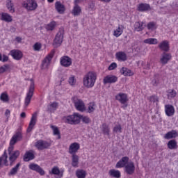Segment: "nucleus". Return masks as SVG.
Masks as SVG:
<instances>
[{
  "label": "nucleus",
  "mask_w": 178,
  "mask_h": 178,
  "mask_svg": "<svg viewBox=\"0 0 178 178\" xmlns=\"http://www.w3.org/2000/svg\"><path fill=\"white\" fill-rule=\"evenodd\" d=\"M72 99L77 111H80L81 112L84 111V108L86 106L84 105V102H83L81 99L77 98V97H72Z\"/></svg>",
  "instance_id": "obj_8"
},
{
  "label": "nucleus",
  "mask_w": 178,
  "mask_h": 178,
  "mask_svg": "<svg viewBox=\"0 0 178 178\" xmlns=\"http://www.w3.org/2000/svg\"><path fill=\"white\" fill-rule=\"evenodd\" d=\"M1 20H3V22H7V23H10L13 19H12V16L10 15L3 13L1 14Z\"/></svg>",
  "instance_id": "obj_36"
},
{
  "label": "nucleus",
  "mask_w": 178,
  "mask_h": 178,
  "mask_svg": "<svg viewBox=\"0 0 178 178\" xmlns=\"http://www.w3.org/2000/svg\"><path fill=\"white\" fill-rule=\"evenodd\" d=\"M110 177L120 178V171L115 169H111L108 171Z\"/></svg>",
  "instance_id": "obj_32"
},
{
  "label": "nucleus",
  "mask_w": 178,
  "mask_h": 178,
  "mask_svg": "<svg viewBox=\"0 0 178 178\" xmlns=\"http://www.w3.org/2000/svg\"><path fill=\"white\" fill-rule=\"evenodd\" d=\"M114 133H122V126L120 124L115 126L113 128Z\"/></svg>",
  "instance_id": "obj_53"
},
{
  "label": "nucleus",
  "mask_w": 178,
  "mask_h": 178,
  "mask_svg": "<svg viewBox=\"0 0 178 178\" xmlns=\"http://www.w3.org/2000/svg\"><path fill=\"white\" fill-rule=\"evenodd\" d=\"M81 118V115L79 113H74L73 115L64 117L63 120L65 123H67L68 124H79Z\"/></svg>",
  "instance_id": "obj_2"
},
{
  "label": "nucleus",
  "mask_w": 178,
  "mask_h": 178,
  "mask_svg": "<svg viewBox=\"0 0 178 178\" xmlns=\"http://www.w3.org/2000/svg\"><path fill=\"white\" fill-rule=\"evenodd\" d=\"M55 8L56 10H57L58 13H60V15H63V13H65V10H66L65 5L62 4L60 1H56L55 3Z\"/></svg>",
  "instance_id": "obj_20"
},
{
  "label": "nucleus",
  "mask_w": 178,
  "mask_h": 178,
  "mask_svg": "<svg viewBox=\"0 0 178 178\" xmlns=\"http://www.w3.org/2000/svg\"><path fill=\"white\" fill-rule=\"evenodd\" d=\"M118 81V76L115 75H107L103 79L104 84H112Z\"/></svg>",
  "instance_id": "obj_15"
},
{
  "label": "nucleus",
  "mask_w": 178,
  "mask_h": 178,
  "mask_svg": "<svg viewBox=\"0 0 178 178\" xmlns=\"http://www.w3.org/2000/svg\"><path fill=\"white\" fill-rule=\"evenodd\" d=\"M29 169H31V170H34L35 172L40 173L41 176H44V175H45V171H44V170L42 169V168L38 165V164L31 163L29 165Z\"/></svg>",
  "instance_id": "obj_14"
},
{
  "label": "nucleus",
  "mask_w": 178,
  "mask_h": 178,
  "mask_svg": "<svg viewBox=\"0 0 178 178\" xmlns=\"http://www.w3.org/2000/svg\"><path fill=\"white\" fill-rule=\"evenodd\" d=\"M118 67V64L116 63H113L108 66V70H113Z\"/></svg>",
  "instance_id": "obj_57"
},
{
  "label": "nucleus",
  "mask_w": 178,
  "mask_h": 178,
  "mask_svg": "<svg viewBox=\"0 0 178 178\" xmlns=\"http://www.w3.org/2000/svg\"><path fill=\"white\" fill-rule=\"evenodd\" d=\"M172 59V54L166 52L162 54V57L160 59V62L162 65H166L169 60Z\"/></svg>",
  "instance_id": "obj_18"
},
{
  "label": "nucleus",
  "mask_w": 178,
  "mask_h": 178,
  "mask_svg": "<svg viewBox=\"0 0 178 178\" xmlns=\"http://www.w3.org/2000/svg\"><path fill=\"white\" fill-rule=\"evenodd\" d=\"M159 48L164 52H169L170 47H169V42L168 40H164L159 44Z\"/></svg>",
  "instance_id": "obj_23"
},
{
  "label": "nucleus",
  "mask_w": 178,
  "mask_h": 178,
  "mask_svg": "<svg viewBox=\"0 0 178 178\" xmlns=\"http://www.w3.org/2000/svg\"><path fill=\"white\" fill-rule=\"evenodd\" d=\"M33 49L34 51H40V49H41V44L36 42L34 45H33Z\"/></svg>",
  "instance_id": "obj_56"
},
{
  "label": "nucleus",
  "mask_w": 178,
  "mask_h": 178,
  "mask_svg": "<svg viewBox=\"0 0 178 178\" xmlns=\"http://www.w3.org/2000/svg\"><path fill=\"white\" fill-rule=\"evenodd\" d=\"M79 149H80V144L77 143H73L69 147V154L73 155V154H76V152H77Z\"/></svg>",
  "instance_id": "obj_17"
},
{
  "label": "nucleus",
  "mask_w": 178,
  "mask_h": 178,
  "mask_svg": "<svg viewBox=\"0 0 178 178\" xmlns=\"http://www.w3.org/2000/svg\"><path fill=\"white\" fill-rule=\"evenodd\" d=\"M8 155L9 156V159H13L14 161H16V159H17V158H19V156L20 155V152L19 150H16L15 152H13V153H12L13 152H9V148L8 149Z\"/></svg>",
  "instance_id": "obj_31"
},
{
  "label": "nucleus",
  "mask_w": 178,
  "mask_h": 178,
  "mask_svg": "<svg viewBox=\"0 0 178 178\" xmlns=\"http://www.w3.org/2000/svg\"><path fill=\"white\" fill-rule=\"evenodd\" d=\"M10 54L11 56H13V59H15V60H20V59L23 58V53L17 49L11 50Z\"/></svg>",
  "instance_id": "obj_16"
},
{
  "label": "nucleus",
  "mask_w": 178,
  "mask_h": 178,
  "mask_svg": "<svg viewBox=\"0 0 178 178\" xmlns=\"http://www.w3.org/2000/svg\"><path fill=\"white\" fill-rule=\"evenodd\" d=\"M115 99L117 101H119L121 104H126L129 101V99H127V95L124 93H120L115 96Z\"/></svg>",
  "instance_id": "obj_21"
},
{
  "label": "nucleus",
  "mask_w": 178,
  "mask_h": 178,
  "mask_svg": "<svg viewBox=\"0 0 178 178\" xmlns=\"http://www.w3.org/2000/svg\"><path fill=\"white\" fill-rule=\"evenodd\" d=\"M147 27L148 30H154L155 29V22H149L147 24Z\"/></svg>",
  "instance_id": "obj_54"
},
{
  "label": "nucleus",
  "mask_w": 178,
  "mask_h": 178,
  "mask_svg": "<svg viewBox=\"0 0 178 178\" xmlns=\"http://www.w3.org/2000/svg\"><path fill=\"white\" fill-rule=\"evenodd\" d=\"M134 30L135 31H143V30H144V29H145L146 25L145 23H144L143 22H136L134 24Z\"/></svg>",
  "instance_id": "obj_25"
},
{
  "label": "nucleus",
  "mask_w": 178,
  "mask_h": 178,
  "mask_svg": "<svg viewBox=\"0 0 178 178\" xmlns=\"http://www.w3.org/2000/svg\"><path fill=\"white\" fill-rule=\"evenodd\" d=\"M146 69L147 70H149V69H151V64L149 63H147V64L146 65Z\"/></svg>",
  "instance_id": "obj_61"
},
{
  "label": "nucleus",
  "mask_w": 178,
  "mask_h": 178,
  "mask_svg": "<svg viewBox=\"0 0 178 178\" xmlns=\"http://www.w3.org/2000/svg\"><path fill=\"white\" fill-rule=\"evenodd\" d=\"M167 92L168 98H175V97L177 95L176 91H175V90H168Z\"/></svg>",
  "instance_id": "obj_48"
},
{
  "label": "nucleus",
  "mask_w": 178,
  "mask_h": 178,
  "mask_svg": "<svg viewBox=\"0 0 178 178\" xmlns=\"http://www.w3.org/2000/svg\"><path fill=\"white\" fill-rule=\"evenodd\" d=\"M72 15H73L74 17L80 16V15H81V7H80L79 5L74 6L72 10Z\"/></svg>",
  "instance_id": "obj_30"
},
{
  "label": "nucleus",
  "mask_w": 178,
  "mask_h": 178,
  "mask_svg": "<svg viewBox=\"0 0 178 178\" xmlns=\"http://www.w3.org/2000/svg\"><path fill=\"white\" fill-rule=\"evenodd\" d=\"M124 170L127 175H134V172H136V165H134V163L133 161H131L127 163L125 165Z\"/></svg>",
  "instance_id": "obj_12"
},
{
  "label": "nucleus",
  "mask_w": 178,
  "mask_h": 178,
  "mask_svg": "<svg viewBox=\"0 0 178 178\" xmlns=\"http://www.w3.org/2000/svg\"><path fill=\"white\" fill-rule=\"evenodd\" d=\"M35 158V156H34V151L29 150L28 152H26L25 154L24 155V162H29V161H33Z\"/></svg>",
  "instance_id": "obj_19"
},
{
  "label": "nucleus",
  "mask_w": 178,
  "mask_h": 178,
  "mask_svg": "<svg viewBox=\"0 0 178 178\" xmlns=\"http://www.w3.org/2000/svg\"><path fill=\"white\" fill-rule=\"evenodd\" d=\"M102 132L104 134H106V136H109V127L106 123H104L102 124Z\"/></svg>",
  "instance_id": "obj_46"
},
{
  "label": "nucleus",
  "mask_w": 178,
  "mask_h": 178,
  "mask_svg": "<svg viewBox=\"0 0 178 178\" xmlns=\"http://www.w3.org/2000/svg\"><path fill=\"white\" fill-rule=\"evenodd\" d=\"M3 161L5 166L9 165V164L8 163V153L6 152V150L4 151L3 155L0 157V168L2 165Z\"/></svg>",
  "instance_id": "obj_29"
},
{
  "label": "nucleus",
  "mask_w": 178,
  "mask_h": 178,
  "mask_svg": "<svg viewBox=\"0 0 178 178\" xmlns=\"http://www.w3.org/2000/svg\"><path fill=\"white\" fill-rule=\"evenodd\" d=\"M63 170H60L58 166H54L52 168L51 170L49 171V175H55L57 176L56 178H62L63 177Z\"/></svg>",
  "instance_id": "obj_13"
},
{
  "label": "nucleus",
  "mask_w": 178,
  "mask_h": 178,
  "mask_svg": "<svg viewBox=\"0 0 178 178\" xmlns=\"http://www.w3.org/2000/svg\"><path fill=\"white\" fill-rule=\"evenodd\" d=\"M34 80L31 79V84L29 88V91L26 94V97L25 98V106H29L30 102H31V98H33V95H34Z\"/></svg>",
  "instance_id": "obj_5"
},
{
  "label": "nucleus",
  "mask_w": 178,
  "mask_h": 178,
  "mask_svg": "<svg viewBox=\"0 0 178 178\" xmlns=\"http://www.w3.org/2000/svg\"><path fill=\"white\" fill-rule=\"evenodd\" d=\"M51 128L54 131V136H58V140H60V132L59 131V129L56 126L51 125Z\"/></svg>",
  "instance_id": "obj_45"
},
{
  "label": "nucleus",
  "mask_w": 178,
  "mask_h": 178,
  "mask_svg": "<svg viewBox=\"0 0 178 178\" xmlns=\"http://www.w3.org/2000/svg\"><path fill=\"white\" fill-rule=\"evenodd\" d=\"M177 136H178L177 131L172 130L165 134L164 138L165 140H170L172 138H176V137H177Z\"/></svg>",
  "instance_id": "obj_24"
},
{
  "label": "nucleus",
  "mask_w": 178,
  "mask_h": 178,
  "mask_svg": "<svg viewBox=\"0 0 178 178\" xmlns=\"http://www.w3.org/2000/svg\"><path fill=\"white\" fill-rule=\"evenodd\" d=\"M81 119H82V122L83 123H85V124H88L91 123V120L88 117H83V115H81Z\"/></svg>",
  "instance_id": "obj_51"
},
{
  "label": "nucleus",
  "mask_w": 178,
  "mask_h": 178,
  "mask_svg": "<svg viewBox=\"0 0 178 178\" xmlns=\"http://www.w3.org/2000/svg\"><path fill=\"white\" fill-rule=\"evenodd\" d=\"M97 81V74L94 72H89L83 80V86L87 88H92Z\"/></svg>",
  "instance_id": "obj_1"
},
{
  "label": "nucleus",
  "mask_w": 178,
  "mask_h": 178,
  "mask_svg": "<svg viewBox=\"0 0 178 178\" xmlns=\"http://www.w3.org/2000/svg\"><path fill=\"white\" fill-rule=\"evenodd\" d=\"M150 6L147 3H140L138 6V10L139 12H147L149 9Z\"/></svg>",
  "instance_id": "obj_38"
},
{
  "label": "nucleus",
  "mask_w": 178,
  "mask_h": 178,
  "mask_svg": "<svg viewBox=\"0 0 178 178\" xmlns=\"http://www.w3.org/2000/svg\"><path fill=\"white\" fill-rule=\"evenodd\" d=\"M10 66L8 64H6L0 67V74L5 73L7 69H9Z\"/></svg>",
  "instance_id": "obj_50"
},
{
  "label": "nucleus",
  "mask_w": 178,
  "mask_h": 178,
  "mask_svg": "<svg viewBox=\"0 0 178 178\" xmlns=\"http://www.w3.org/2000/svg\"><path fill=\"white\" fill-rule=\"evenodd\" d=\"M55 26H56V23L55 22H51L47 25L46 29L48 31H52V30L55 29Z\"/></svg>",
  "instance_id": "obj_47"
},
{
  "label": "nucleus",
  "mask_w": 178,
  "mask_h": 178,
  "mask_svg": "<svg viewBox=\"0 0 178 178\" xmlns=\"http://www.w3.org/2000/svg\"><path fill=\"white\" fill-rule=\"evenodd\" d=\"M72 166L73 168L79 167V156L76 154H73L72 156Z\"/></svg>",
  "instance_id": "obj_33"
},
{
  "label": "nucleus",
  "mask_w": 178,
  "mask_h": 178,
  "mask_svg": "<svg viewBox=\"0 0 178 178\" xmlns=\"http://www.w3.org/2000/svg\"><path fill=\"white\" fill-rule=\"evenodd\" d=\"M8 60H9V57L6 55H3V58H1V62H8Z\"/></svg>",
  "instance_id": "obj_59"
},
{
  "label": "nucleus",
  "mask_w": 178,
  "mask_h": 178,
  "mask_svg": "<svg viewBox=\"0 0 178 178\" xmlns=\"http://www.w3.org/2000/svg\"><path fill=\"white\" fill-rule=\"evenodd\" d=\"M15 40H16V41H17V42H22V38H20V37H16Z\"/></svg>",
  "instance_id": "obj_63"
},
{
  "label": "nucleus",
  "mask_w": 178,
  "mask_h": 178,
  "mask_svg": "<svg viewBox=\"0 0 178 178\" xmlns=\"http://www.w3.org/2000/svg\"><path fill=\"white\" fill-rule=\"evenodd\" d=\"M54 55H55V50H52L42 61L41 69L42 70L48 69L49 65H51V61L52 60V58H54Z\"/></svg>",
  "instance_id": "obj_6"
},
{
  "label": "nucleus",
  "mask_w": 178,
  "mask_h": 178,
  "mask_svg": "<svg viewBox=\"0 0 178 178\" xmlns=\"http://www.w3.org/2000/svg\"><path fill=\"white\" fill-rule=\"evenodd\" d=\"M143 42L145 44H158V40L155 38H148L145 39Z\"/></svg>",
  "instance_id": "obj_42"
},
{
  "label": "nucleus",
  "mask_w": 178,
  "mask_h": 178,
  "mask_svg": "<svg viewBox=\"0 0 178 178\" xmlns=\"http://www.w3.org/2000/svg\"><path fill=\"white\" fill-rule=\"evenodd\" d=\"M165 113L167 116H173L175 115V107L170 104H167L165 106Z\"/></svg>",
  "instance_id": "obj_26"
},
{
  "label": "nucleus",
  "mask_w": 178,
  "mask_h": 178,
  "mask_svg": "<svg viewBox=\"0 0 178 178\" xmlns=\"http://www.w3.org/2000/svg\"><path fill=\"white\" fill-rule=\"evenodd\" d=\"M128 162H129V157L124 156L116 163L115 168H124V166L127 165Z\"/></svg>",
  "instance_id": "obj_22"
},
{
  "label": "nucleus",
  "mask_w": 178,
  "mask_h": 178,
  "mask_svg": "<svg viewBox=\"0 0 178 178\" xmlns=\"http://www.w3.org/2000/svg\"><path fill=\"white\" fill-rule=\"evenodd\" d=\"M161 83V76H159V74H154L153 76V79L152 81V86L154 87H158V85H159Z\"/></svg>",
  "instance_id": "obj_28"
},
{
  "label": "nucleus",
  "mask_w": 178,
  "mask_h": 178,
  "mask_svg": "<svg viewBox=\"0 0 178 178\" xmlns=\"http://www.w3.org/2000/svg\"><path fill=\"white\" fill-rule=\"evenodd\" d=\"M167 145L169 149H176V148H177V142L176 140H170L167 143Z\"/></svg>",
  "instance_id": "obj_37"
},
{
  "label": "nucleus",
  "mask_w": 178,
  "mask_h": 178,
  "mask_svg": "<svg viewBox=\"0 0 178 178\" xmlns=\"http://www.w3.org/2000/svg\"><path fill=\"white\" fill-rule=\"evenodd\" d=\"M116 58L118 59V60L124 62L127 60V55H126V53L123 51H119L116 53Z\"/></svg>",
  "instance_id": "obj_27"
},
{
  "label": "nucleus",
  "mask_w": 178,
  "mask_h": 178,
  "mask_svg": "<svg viewBox=\"0 0 178 178\" xmlns=\"http://www.w3.org/2000/svg\"><path fill=\"white\" fill-rule=\"evenodd\" d=\"M76 176L78 178H86L87 172L84 170H77L76 171Z\"/></svg>",
  "instance_id": "obj_41"
},
{
  "label": "nucleus",
  "mask_w": 178,
  "mask_h": 178,
  "mask_svg": "<svg viewBox=\"0 0 178 178\" xmlns=\"http://www.w3.org/2000/svg\"><path fill=\"white\" fill-rule=\"evenodd\" d=\"M68 83L69 84H70V86H74L76 84V80L74 79V76L70 77Z\"/></svg>",
  "instance_id": "obj_55"
},
{
  "label": "nucleus",
  "mask_w": 178,
  "mask_h": 178,
  "mask_svg": "<svg viewBox=\"0 0 178 178\" xmlns=\"http://www.w3.org/2000/svg\"><path fill=\"white\" fill-rule=\"evenodd\" d=\"M123 106H122V108H123V109H126V107L127 106V104H122Z\"/></svg>",
  "instance_id": "obj_64"
},
{
  "label": "nucleus",
  "mask_w": 178,
  "mask_h": 178,
  "mask_svg": "<svg viewBox=\"0 0 178 178\" xmlns=\"http://www.w3.org/2000/svg\"><path fill=\"white\" fill-rule=\"evenodd\" d=\"M95 111V104L94 103H90L89 106H88V113H91Z\"/></svg>",
  "instance_id": "obj_52"
},
{
  "label": "nucleus",
  "mask_w": 178,
  "mask_h": 178,
  "mask_svg": "<svg viewBox=\"0 0 178 178\" xmlns=\"http://www.w3.org/2000/svg\"><path fill=\"white\" fill-rule=\"evenodd\" d=\"M56 108H58V103L57 102H53L49 106H47V111L51 112L52 109L54 111H56Z\"/></svg>",
  "instance_id": "obj_43"
},
{
  "label": "nucleus",
  "mask_w": 178,
  "mask_h": 178,
  "mask_svg": "<svg viewBox=\"0 0 178 178\" xmlns=\"http://www.w3.org/2000/svg\"><path fill=\"white\" fill-rule=\"evenodd\" d=\"M149 102H154V104H156V105H158V103L159 102V97H158V96H151L149 97Z\"/></svg>",
  "instance_id": "obj_49"
},
{
  "label": "nucleus",
  "mask_w": 178,
  "mask_h": 178,
  "mask_svg": "<svg viewBox=\"0 0 178 178\" xmlns=\"http://www.w3.org/2000/svg\"><path fill=\"white\" fill-rule=\"evenodd\" d=\"M22 140H23V134L20 131H17L10 140V146L8 147L9 152H13V149H15V144L19 141H22Z\"/></svg>",
  "instance_id": "obj_3"
},
{
  "label": "nucleus",
  "mask_w": 178,
  "mask_h": 178,
  "mask_svg": "<svg viewBox=\"0 0 178 178\" xmlns=\"http://www.w3.org/2000/svg\"><path fill=\"white\" fill-rule=\"evenodd\" d=\"M124 29V27L123 26V25L119 26L118 28L115 31H114L113 35L115 37H120V35L123 34Z\"/></svg>",
  "instance_id": "obj_40"
},
{
  "label": "nucleus",
  "mask_w": 178,
  "mask_h": 178,
  "mask_svg": "<svg viewBox=\"0 0 178 178\" xmlns=\"http://www.w3.org/2000/svg\"><path fill=\"white\" fill-rule=\"evenodd\" d=\"M20 163H17V165L13 168L8 173V176H15V175H17V172H19V168H20Z\"/></svg>",
  "instance_id": "obj_34"
},
{
  "label": "nucleus",
  "mask_w": 178,
  "mask_h": 178,
  "mask_svg": "<svg viewBox=\"0 0 178 178\" xmlns=\"http://www.w3.org/2000/svg\"><path fill=\"white\" fill-rule=\"evenodd\" d=\"M37 115H38L37 112L34 113L32 115L31 121L29 122V125L28 129L26 130L27 133L31 132L33 129H34V127L35 126V124L37 123Z\"/></svg>",
  "instance_id": "obj_10"
},
{
  "label": "nucleus",
  "mask_w": 178,
  "mask_h": 178,
  "mask_svg": "<svg viewBox=\"0 0 178 178\" xmlns=\"http://www.w3.org/2000/svg\"><path fill=\"white\" fill-rule=\"evenodd\" d=\"M35 147L39 151H42L43 149H48V148L51 147V143L42 140H39L35 143Z\"/></svg>",
  "instance_id": "obj_7"
},
{
  "label": "nucleus",
  "mask_w": 178,
  "mask_h": 178,
  "mask_svg": "<svg viewBox=\"0 0 178 178\" xmlns=\"http://www.w3.org/2000/svg\"><path fill=\"white\" fill-rule=\"evenodd\" d=\"M5 116H6V118H7V122H8V119H9V116H10V110H9V109H6V110Z\"/></svg>",
  "instance_id": "obj_58"
},
{
  "label": "nucleus",
  "mask_w": 178,
  "mask_h": 178,
  "mask_svg": "<svg viewBox=\"0 0 178 178\" xmlns=\"http://www.w3.org/2000/svg\"><path fill=\"white\" fill-rule=\"evenodd\" d=\"M20 117H21L22 119H24V118H26V113H25V112H22V113L20 114Z\"/></svg>",
  "instance_id": "obj_60"
},
{
  "label": "nucleus",
  "mask_w": 178,
  "mask_h": 178,
  "mask_svg": "<svg viewBox=\"0 0 178 178\" xmlns=\"http://www.w3.org/2000/svg\"><path fill=\"white\" fill-rule=\"evenodd\" d=\"M60 63L64 67L72 66V58L67 56H64L60 58Z\"/></svg>",
  "instance_id": "obj_11"
},
{
  "label": "nucleus",
  "mask_w": 178,
  "mask_h": 178,
  "mask_svg": "<svg viewBox=\"0 0 178 178\" xmlns=\"http://www.w3.org/2000/svg\"><path fill=\"white\" fill-rule=\"evenodd\" d=\"M63 34H65V29L60 28L54 40L53 45L54 48H58V47L62 45V42H63Z\"/></svg>",
  "instance_id": "obj_4"
},
{
  "label": "nucleus",
  "mask_w": 178,
  "mask_h": 178,
  "mask_svg": "<svg viewBox=\"0 0 178 178\" xmlns=\"http://www.w3.org/2000/svg\"><path fill=\"white\" fill-rule=\"evenodd\" d=\"M9 161H10V166H13V163H14L16 160L9 159Z\"/></svg>",
  "instance_id": "obj_62"
},
{
  "label": "nucleus",
  "mask_w": 178,
  "mask_h": 178,
  "mask_svg": "<svg viewBox=\"0 0 178 178\" xmlns=\"http://www.w3.org/2000/svg\"><path fill=\"white\" fill-rule=\"evenodd\" d=\"M38 6V5L35 0H27L26 2L23 3V7L25 8V9H27V10H35Z\"/></svg>",
  "instance_id": "obj_9"
},
{
  "label": "nucleus",
  "mask_w": 178,
  "mask_h": 178,
  "mask_svg": "<svg viewBox=\"0 0 178 178\" xmlns=\"http://www.w3.org/2000/svg\"><path fill=\"white\" fill-rule=\"evenodd\" d=\"M120 73L121 74H123L124 76H133V74H134V73L133 72H131V70H129L128 68H126L124 67H123L121 70H120Z\"/></svg>",
  "instance_id": "obj_39"
},
{
  "label": "nucleus",
  "mask_w": 178,
  "mask_h": 178,
  "mask_svg": "<svg viewBox=\"0 0 178 178\" xmlns=\"http://www.w3.org/2000/svg\"><path fill=\"white\" fill-rule=\"evenodd\" d=\"M0 99L3 101V102H9V95H8L6 92H3L0 96Z\"/></svg>",
  "instance_id": "obj_44"
},
{
  "label": "nucleus",
  "mask_w": 178,
  "mask_h": 178,
  "mask_svg": "<svg viewBox=\"0 0 178 178\" xmlns=\"http://www.w3.org/2000/svg\"><path fill=\"white\" fill-rule=\"evenodd\" d=\"M6 8L10 13H15V5L12 2V0H7Z\"/></svg>",
  "instance_id": "obj_35"
}]
</instances>
